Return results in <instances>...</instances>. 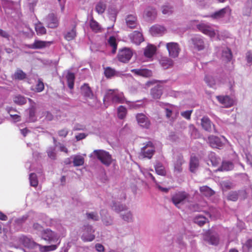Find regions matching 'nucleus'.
I'll return each mask as SVG.
<instances>
[{
  "instance_id": "f704fd0d",
  "label": "nucleus",
  "mask_w": 252,
  "mask_h": 252,
  "mask_svg": "<svg viewBox=\"0 0 252 252\" xmlns=\"http://www.w3.org/2000/svg\"><path fill=\"white\" fill-rule=\"evenodd\" d=\"M39 248L40 252H48L50 251H53L57 249V246L55 245H52L50 246H42L38 244L37 247Z\"/></svg>"
},
{
  "instance_id": "37998d69",
  "label": "nucleus",
  "mask_w": 252,
  "mask_h": 252,
  "mask_svg": "<svg viewBox=\"0 0 252 252\" xmlns=\"http://www.w3.org/2000/svg\"><path fill=\"white\" fill-rule=\"evenodd\" d=\"M184 162V160L183 158L179 157L178 158L174 164V169L176 171L178 172H180L182 170V165Z\"/></svg>"
},
{
  "instance_id": "c85d7f7f",
  "label": "nucleus",
  "mask_w": 252,
  "mask_h": 252,
  "mask_svg": "<svg viewBox=\"0 0 252 252\" xmlns=\"http://www.w3.org/2000/svg\"><path fill=\"white\" fill-rule=\"evenodd\" d=\"M90 27L94 32L97 33L101 32V28L99 23L92 18L90 21Z\"/></svg>"
},
{
  "instance_id": "2eb2a0df",
  "label": "nucleus",
  "mask_w": 252,
  "mask_h": 252,
  "mask_svg": "<svg viewBox=\"0 0 252 252\" xmlns=\"http://www.w3.org/2000/svg\"><path fill=\"white\" fill-rule=\"evenodd\" d=\"M191 41L194 48L198 51L202 50L205 48L204 42L201 36H195L191 38Z\"/></svg>"
},
{
  "instance_id": "58836bf2",
  "label": "nucleus",
  "mask_w": 252,
  "mask_h": 252,
  "mask_svg": "<svg viewBox=\"0 0 252 252\" xmlns=\"http://www.w3.org/2000/svg\"><path fill=\"white\" fill-rule=\"evenodd\" d=\"M127 114V110L126 108L122 105L120 106L117 109L118 117L120 119H124Z\"/></svg>"
},
{
  "instance_id": "bf43d9fd",
  "label": "nucleus",
  "mask_w": 252,
  "mask_h": 252,
  "mask_svg": "<svg viewBox=\"0 0 252 252\" xmlns=\"http://www.w3.org/2000/svg\"><path fill=\"white\" fill-rule=\"evenodd\" d=\"M209 241L211 244L216 245L219 244V239L216 236H212L210 237Z\"/></svg>"
},
{
  "instance_id": "3c124183",
  "label": "nucleus",
  "mask_w": 252,
  "mask_h": 252,
  "mask_svg": "<svg viewBox=\"0 0 252 252\" xmlns=\"http://www.w3.org/2000/svg\"><path fill=\"white\" fill-rule=\"evenodd\" d=\"M238 198V193L237 191H231L230 192L228 196L227 199L229 200L232 201H236Z\"/></svg>"
},
{
  "instance_id": "f03ea898",
  "label": "nucleus",
  "mask_w": 252,
  "mask_h": 252,
  "mask_svg": "<svg viewBox=\"0 0 252 252\" xmlns=\"http://www.w3.org/2000/svg\"><path fill=\"white\" fill-rule=\"evenodd\" d=\"M93 154L105 166H109L112 163V156L109 152L103 150H95Z\"/></svg>"
},
{
  "instance_id": "603ef678",
  "label": "nucleus",
  "mask_w": 252,
  "mask_h": 252,
  "mask_svg": "<svg viewBox=\"0 0 252 252\" xmlns=\"http://www.w3.org/2000/svg\"><path fill=\"white\" fill-rule=\"evenodd\" d=\"M86 216L88 219H91L94 221L99 220V217L96 212L87 213Z\"/></svg>"
},
{
  "instance_id": "0e129e2a",
  "label": "nucleus",
  "mask_w": 252,
  "mask_h": 252,
  "mask_svg": "<svg viewBox=\"0 0 252 252\" xmlns=\"http://www.w3.org/2000/svg\"><path fill=\"white\" fill-rule=\"evenodd\" d=\"M36 112V108L34 106H32L30 108L29 116L30 118L32 119L35 117Z\"/></svg>"
},
{
  "instance_id": "680f3d73",
  "label": "nucleus",
  "mask_w": 252,
  "mask_h": 252,
  "mask_svg": "<svg viewBox=\"0 0 252 252\" xmlns=\"http://www.w3.org/2000/svg\"><path fill=\"white\" fill-rule=\"evenodd\" d=\"M47 154L48 157L52 159H55L56 158V154L55 151V149H51L48 150L47 152Z\"/></svg>"
},
{
  "instance_id": "49530a36",
  "label": "nucleus",
  "mask_w": 252,
  "mask_h": 252,
  "mask_svg": "<svg viewBox=\"0 0 252 252\" xmlns=\"http://www.w3.org/2000/svg\"><path fill=\"white\" fill-rule=\"evenodd\" d=\"M106 8V4L103 1H99L95 7V10L98 14L103 13Z\"/></svg>"
},
{
  "instance_id": "79ce46f5",
  "label": "nucleus",
  "mask_w": 252,
  "mask_h": 252,
  "mask_svg": "<svg viewBox=\"0 0 252 252\" xmlns=\"http://www.w3.org/2000/svg\"><path fill=\"white\" fill-rule=\"evenodd\" d=\"M13 101L16 104L19 105H24L27 102L26 98L21 95L15 96L13 98Z\"/></svg>"
},
{
  "instance_id": "c03bdc74",
  "label": "nucleus",
  "mask_w": 252,
  "mask_h": 252,
  "mask_svg": "<svg viewBox=\"0 0 252 252\" xmlns=\"http://www.w3.org/2000/svg\"><path fill=\"white\" fill-rule=\"evenodd\" d=\"M207 219L203 216H198L195 217L194 221L200 226L204 225L206 222Z\"/></svg>"
},
{
  "instance_id": "dca6fc26",
  "label": "nucleus",
  "mask_w": 252,
  "mask_h": 252,
  "mask_svg": "<svg viewBox=\"0 0 252 252\" xmlns=\"http://www.w3.org/2000/svg\"><path fill=\"white\" fill-rule=\"evenodd\" d=\"M130 38L132 42L136 45L140 44L144 41V37L141 32L134 31L130 35Z\"/></svg>"
},
{
  "instance_id": "393cba45",
  "label": "nucleus",
  "mask_w": 252,
  "mask_h": 252,
  "mask_svg": "<svg viewBox=\"0 0 252 252\" xmlns=\"http://www.w3.org/2000/svg\"><path fill=\"white\" fill-rule=\"evenodd\" d=\"M201 193L206 197H210L215 194V191L207 186H203L199 188Z\"/></svg>"
},
{
  "instance_id": "412c9836",
  "label": "nucleus",
  "mask_w": 252,
  "mask_h": 252,
  "mask_svg": "<svg viewBox=\"0 0 252 252\" xmlns=\"http://www.w3.org/2000/svg\"><path fill=\"white\" fill-rule=\"evenodd\" d=\"M151 94L154 99H159L162 94V87L158 85L151 90Z\"/></svg>"
},
{
  "instance_id": "a18cd8bd",
  "label": "nucleus",
  "mask_w": 252,
  "mask_h": 252,
  "mask_svg": "<svg viewBox=\"0 0 252 252\" xmlns=\"http://www.w3.org/2000/svg\"><path fill=\"white\" fill-rule=\"evenodd\" d=\"M29 179L30 181L31 186L34 187H36L37 186L38 181L37 180V176L35 173H31L30 175Z\"/></svg>"
},
{
  "instance_id": "a211bd4d",
  "label": "nucleus",
  "mask_w": 252,
  "mask_h": 252,
  "mask_svg": "<svg viewBox=\"0 0 252 252\" xmlns=\"http://www.w3.org/2000/svg\"><path fill=\"white\" fill-rule=\"evenodd\" d=\"M126 22L127 27L130 29H134L138 24L137 17L135 15L130 14L126 18Z\"/></svg>"
},
{
  "instance_id": "09e8293b",
  "label": "nucleus",
  "mask_w": 252,
  "mask_h": 252,
  "mask_svg": "<svg viewBox=\"0 0 252 252\" xmlns=\"http://www.w3.org/2000/svg\"><path fill=\"white\" fill-rule=\"evenodd\" d=\"M243 249L244 251H252V239H249L246 241L243 245Z\"/></svg>"
},
{
  "instance_id": "4c0bfd02",
  "label": "nucleus",
  "mask_w": 252,
  "mask_h": 252,
  "mask_svg": "<svg viewBox=\"0 0 252 252\" xmlns=\"http://www.w3.org/2000/svg\"><path fill=\"white\" fill-rule=\"evenodd\" d=\"M234 168V164L230 161H224L221 163V171H230Z\"/></svg>"
},
{
  "instance_id": "f8f14e48",
  "label": "nucleus",
  "mask_w": 252,
  "mask_h": 252,
  "mask_svg": "<svg viewBox=\"0 0 252 252\" xmlns=\"http://www.w3.org/2000/svg\"><path fill=\"white\" fill-rule=\"evenodd\" d=\"M52 43V42L50 41L35 40L32 44L27 45V47L30 49H39L49 46Z\"/></svg>"
},
{
  "instance_id": "e433bc0d",
  "label": "nucleus",
  "mask_w": 252,
  "mask_h": 252,
  "mask_svg": "<svg viewBox=\"0 0 252 252\" xmlns=\"http://www.w3.org/2000/svg\"><path fill=\"white\" fill-rule=\"evenodd\" d=\"M155 169L156 173L159 175L165 176L166 172L165 170L164 167L162 164L160 162H158L155 166Z\"/></svg>"
},
{
  "instance_id": "aec40b11",
  "label": "nucleus",
  "mask_w": 252,
  "mask_h": 252,
  "mask_svg": "<svg viewBox=\"0 0 252 252\" xmlns=\"http://www.w3.org/2000/svg\"><path fill=\"white\" fill-rule=\"evenodd\" d=\"M131 72L135 75L146 77H150L152 75L151 70L146 68L133 69L131 70Z\"/></svg>"
},
{
  "instance_id": "c756f323",
  "label": "nucleus",
  "mask_w": 252,
  "mask_h": 252,
  "mask_svg": "<svg viewBox=\"0 0 252 252\" xmlns=\"http://www.w3.org/2000/svg\"><path fill=\"white\" fill-rule=\"evenodd\" d=\"M199 165V161L197 157L191 156L189 162V169L191 172H194Z\"/></svg>"
},
{
  "instance_id": "ea45409f",
  "label": "nucleus",
  "mask_w": 252,
  "mask_h": 252,
  "mask_svg": "<svg viewBox=\"0 0 252 252\" xmlns=\"http://www.w3.org/2000/svg\"><path fill=\"white\" fill-rule=\"evenodd\" d=\"M74 166H79L83 165L84 163V158L80 155L75 156L73 160Z\"/></svg>"
},
{
  "instance_id": "8fccbe9b",
  "label": "nucleus",
  "mask_w": 252,
  "mask_h": 252,
  "mask_svg": "<svg viewBox=\"0 0 252 252\" xmlns=\"http://www.w3.org/2000/svg\"><path fill=\"white\" fill-rule=\"evenodd\" d=\"M207 85L210 87H212L215 84V79L210 75H206L204 79Z\"/></svg>"
},
{
  "instance_id": "bb28decb",
  "label": "nucleus",
  "mask_w": 252,
  "mask_h": 252,
  "mask_svg": "<svg viewBox=\"0 0 252 252\" xmlns=\"http://www.w3.org/2000/svg\"><path fill=\"white\" fill-rule=\"evenodd\" d=\"M201 126L204 129L210 131L212 128V122L207 117H203L201 119Z\"/></svg>"
},
{
  "instance_id": "72a5a7b5",
  "label": "nucleus",
  "mask_w": 252,
  "mask_h": 252,
  "mask_svg": "<svg viewBox=\"0 0 252 252\" xmlns=\"http://www.w3.org/2000/svg\"><path fill=\"white\" fill-rule=\"evenodd\" d=\"M66 79L68 87L71 90L74 88V80H75V75L73 73L68 72L66 75Z\"/></svg>"
},
{
  "instance_id": "6ab92c4d",
  "label": "nucleus",
  "mask_w": 252,
  "mask_h": 252,
  "mask_svg": "<svg viewBox=\"0 0 252 252\" xmlns=\"http://www.w3.org/2000/svg\"><path fill=\"white\" fill-rule=\"evenodd\" d=\"M150 32L153 36L162 35L166 31L165 28L162 26L156 25L150 28Z\"/></svg>"
},
{
  "instance_id": "c9c22d12",
  "label": "nucleus",
  "mask_w": 252,
  "mask_h": 252,
  "mask_svg": "<svg viewBox=\"0 0 252 252\" xmlns=\"http://www.w3.org/2000/svg\"><path fill=\"white\" fill-rule=\"evenodd\" d=\"M104 74L107 78H111L116 74V71L115 69L110 67H106L104 68Z\"/></svg>"
},
{
  "instance_id": "4d7b16f0",
  "label": "nucleus",
  "mask_w": 252,
  "mask_h": 252,
  "mask_svg": "<svg viewBox=\"0 0 252 252\" xmlns=\"http://www.w3.org/2000/svg\"><path fill=\"white\" fill-rule=\"evenodd\" d=\"M246 60L248 63L252 64V51L249 50L246 53Z\"/></svg>"
},
{
  "instance_id": "5fc2aeb1",
  "label": "nucleus",
  "mask_w": 252,
  "mask_h": 252,
  "mask_svg": "<svg viewBox=\"0 0 252 252\" xmlns=\"http://www.w3.org/2000/svg\"><path fill=\"white\" fill-rule=\"evenodd\" d=\"M165 111L166 117L167 119H170V121H174L175 120V118H173L171 117L172 113H173L172 109L166 108L165 109Z\"/></svg>"
},
{
  "instance_id": "13d9d810",
  "label": "nucleus",
  "mask_w": 252,
  "mask_h": 252,
  "mask_svg": "<svg viewBox=\"0 0 252 252\" xmlns=\"http://www.w3.org/2000/svg\"><path fill=\"white\" fill-rule=\"evenodd\" d=\"M192 110H187L184 112H182L181 113L182 116L185 119L189 120L190 119L191 114L192 113Z\"/></svg>"
},
{
  "instance_id": "0eeeda50",
  "label": "nucleus",
  "mask_w": 252,
  "mask_h": 252,
  "mask_svg": "<svg viewBox=\"0 0 252 252\" xmlns=\"http://www.w3.org/2000/svg\"><path fill=\"white\" fill-rule=\"evenodd\" d=\"M115 90H109L106 94L107 98H111L112 102L115 103H123L124 102V97L123 93L115 94Z\"/></svg>"
},
{
  "instance_id": "1a4fd4ad",
  "label": "nucleus",
  "mask_w": 252,
  "mask_h": 252,
  "mask_svg": "<svg viewBox=\"0 0 252 252\" xmlns=\"http://www.w3.org/2000/svg\"><path fill=\"white\" fill-rule=\"evenodd\" d=\"M199 31L210 37H214L216 35L215 30L208 24L200 23L196 26Z\"/></svg>"
},
{
  "instance_id": "338daca9",
  "label": "nucleus",
  "mask_w": 252,
  "mask_h": 252,
  "mask_svg": "<svg viewBox=\"0 0 252 252\" xmlns=\"http://www.w3.org/2000/svg\"><path fill=\"white\" fill-rule=\"evenodd\" d=\"M123 219L127 221H130L132 220V215L130 212L123 215Z\"/></svg>"
},
{
  "instance_id": "69168bd1",
  "label": "nucleus",
  "mask_w": 252,
  "mask_h": 252,
  "mask_svg": "<svg viewBox=\"0 0 252 252\" xmlns=\"http://www.w3.org/2000/svg\"><path fill=\"white\" fill-rule=\"evenodd\" d=\"M88 134L84 133H80L75 135V138L77 141H80L81 140L85 139Z\"/></svg>"
},
{
  "instance_id": "2f4dec72",
  "label": "nucleus",
  "mask_w": 252,
  "mask_h": 252,
  "mask_svg": "<svg viewBox=\"0 0 252 252\" xmlns=\"http://www.w3.org/2000/svg\"><path fill=\"white\" fill-rule=\"evenodd\" d=\"M13 79L23 80L27 78V74L22 69H17L12 76Z\"/></svg>"
},
{
  "instance_id": "774afa93",
  "label": "nucleus",
  "mask_w": 252,
  "mask_h": 252,
  "mask_svg": "<svg viewBox=\"0 0 252 252\" xmlns=\"http://www.w3.org/2000/svg\"><path fill=\"white\" fill-rule=\"evenodd\" d=\"M33 228L37 231H41L42 230V226L38 223H34L33 224Z\"/></svg>"
},
{
  "instance_id": "423d86ee",
  "label": "nucleus",
  "mask_w": 252,
  "mask_h": 252,
  "mask_svg": "<svg viewBox=\"0 0 252 252\" xmlns=\"http://www.w3.org/2000/svg\"><path fill=\"white\" fill-rule=\"evenodd\" d=\"M94 230L93 229L91 225H88L85 226L83 233L81 236V239L84 242H91L95 238L94 235L93 234Z\"/></svg>"
},
{
  "instance_id": "39448f33",
  "label": "nucleus",
  "mask_w": 252,
  "mask_h": 252,
  "mask_svg": "<svg viewBox=\"0 0 252 252\" xmlns=\"http://www.w3.org/2000/svg\"><path fill=\"white\" fill-rule=\"evenodd\" d=\"M232 53L230 49L226 48L222 51L221 60L224 63H229L230 64L229 70H232L234 67L233 61L231 62L232 60Z\"/></svg>"
},
{
  "instance_id": "473e14b6",
  "label": "nucleus",
  "mask_w": 252,
  "mask_h": 252,
  "mask_svg": "<svg viewBox=\"0 0 252 252\" xmlns=\"http://www.w3.org/2000/svg\"><path fill=\"white\" fill-rule=\"evenodd\" d=\"M35 31L37 35L41 36L46 33V29L40 22H38L34 25Z\"/></svg>"
},
{
  "instance_id": "f257e3e1",
  "label": "nucleus",
  "mask_w": 252,
  "mask_h": 252,
  "mask_svg": "<svg viewBox=\"0 0 252 252\" xmlns=\"http://www.w3.org/2000/svg\"><path fill=\"white\" fill-rule=\"evenodd\" d=\"M189 194L185 191L175 192L171 197V200L175 206L180 208L181 205L185 204L189 199Z\"/></svg>"
},
{
  "instance_id": "7c9ffc66",
  "label": "nucleus",
  "mask_w": 252,
  "mask_h": 252,
  "mask_svg": "<svg viewBox=\"0 0 252 252\" xmlns=\"http://www.w3.org/2000/svg\"><path fill=\"white\" fill-rule=\"evenodd\" d=\"M144 15L150 20L155 19L157 16L156 9L151 7H147L144 11Z\"/></svg>"
},
{
  "instance_id": "de8ad7c7",
  "label": "nucleus",
  "mask_w": 252,
  "mask_h": 252,
  "mask_svg": "<svg viewBox=\"0 0 252 252\" xmlns=\"http://www.w3.org/2000/svg\"><path fill=\"white\" fill-rule=\"evenodd\" d=\"M162 13L163 14L170 15L173 12V8L168 5H164L161 7Z\"/></svg>"
},
{
  "instance_id": "4468645a",
  "label": "nucleus",
  "mask_w": 252,
  "mask_h": 252,
  "mask_svg": "<svg viewBox=\"0 0 252 252\" xmlns=\"http://www.w3.org/2000/svg\"><path fill=\"white\" fill-rule=\"evenodd\" d=\"M81 94L86 98H92L94 96L93 92L87 83H84L81 87Z\"/></svg>"
},
{
  "instance_id": "9d476101",
  "label": "nucleus",
  "mask_w": 252,
  "mask_h": 252,
  "mask_svg": "<svg viewBox=\"0 0 252 252\" xmlns=\"http://www.w3.org/2000/svg\"><path fill=\"white\" fill-rule=\"evenodd\" d=\"M46 23L49 28H56L59 26V20L53 13H49L46 18Z\"/></svg>"
},
{
  "instance_id": "20e7f679",
  "label": "nucleus",
  "mask_w": 252,
  "mask_h": 252,
  "mask_svg": "<svg viewBox=\"0 0 252 252\" xmlns=\"http://www.w3.org/2000/svg\"><path fill=\"white\" fill-rule=\"evenodd\" d=\"M155 152V148L151 141H148L145 145L141 148L140 155L143 158L151 159Z\"/></svg>"
},
{
  "instance_id": "a878e982",
  "label": "nucleus",
  "mask_w": 252,
  "mask_h": 252,
  "mask_svg": "<svg viewBox=\"0 0 252 252\" xmlns=\"http://www.w3.org/2000/svg\"><path fill=\"white\" fill-rule=\"evenodd\" d=\"M76 25H74L70 31L67 32L64 34V38L65 40L69 41L75 39L76 36Z\"/></svg>"
},
{
  "instance_id": "b1692460",
  "label": "nucleus",
  "mask_w": 252,
  "mask_h": 252,
  "mask_svg": "<svg viewBox=\"0 0 252 252\" xmlns=\"http://www.w3.org/2000/svg\"><path fill=\"white\" fill-rule=\"evenodd\" d=\"M234 103L233 98H231L228 95H226L221 98V107H230L232 106Z\"/></svg>"
},
{
  "instance_id": "6e6552de",
  "label": "nucleus",
  "mask_w": 252,
  "mask_h": 252,
  "mask_svg": "<svg viewBox=\"0 0 252 252\" xmlns=\"http://www.w3.org/2000/svg\"><path fill=\"white\" fill-rule=\"evenodd\" d=\"M166 47L170 57L175 58L178 56L180 49L177 43L173 42L167 43L166 45Z\"/></svg>"
},
{
  "instance_id": "e2e57ef3",
  "label": "nucleus",
  "mask_w": 252,
  "mask_h": 252,
  "mask_svg": "<svg viewBox=\"0 0 252 252\" xmlns=\"http://www.w3.org/2000/svg\"><path fill=\"white\" fill-rule=\"evenodd\" d=\"M114 210L117 212H120L122 211H124L126 209V206L122 205H114Z\"/></svg>"
},
{
  "instance_id": "864d4df0",
  "label": "nucleus",
  "mask_w": 252,
  "mask_h": 252,
  "mask_svg": "<svg viewBox=\"0 0 252 252\" xmlns=\"http://www.w3.org/2000/svg\"><path fill=\"white\" fill-rule=\"evenodd\" d=\"M36 91L37 92H41L44 89V85L41 79H38L35 87Z\"/></svg>"
},
{
  "instance_id": "4be33fe9",
  "label": "nucleus",
  "mask_w": 252,
  "mask_h": 252,
  "mask_svg": "<svg viewBox=\"0 0 252 252\" xmlns=\"http://www.w3.org/2000/svg\"><path fill=\"white\" fill-rule=\"evenodd\" d=\"M208 140L210 145L212 148L220 149V141L218 137L213 135L210 136L208 137Z\"/></svg>"
},
{
  "instance_id": "052dcab7",
  "label": "nucleus",
  "mask_w": 252,
  "mask_h": 252,
  "mask_svg": "<svg viewBox=\"0 0 252 252\" xmlns=\"http://www.w3.org/2000/svg\"><path fill=\"white\" fill-rule=\"evenodd\" d=\"M68 133V130L66 128H63L58 131V134L60 137H65Z\"/></svg>"
},
{
  "instance_id": "cd10ccee",
  "label": "nucleus",
  "mask_w": 252,
  "mask_h": 252,
  "mask_svg": "<svg viewBox=\"0 0 252 252\" xmlns=\"http://www.w3.org/2000/svg\"><path fill=\"white\" fill-rule=\"evenodd\" d=\"M160 63L164 69H167L173 65V62L171 59L168 57H163L161 58Z\"/></svg>"
},
{
  "instance_id": "5701e85b",
  "label": "nucleus",
  "mask_w": 252,
  "mask_h": 252,
  "mask_svg": "<svg viewBox=\"0 0 252 252\" xmlns=\"http://www.w3.org/2000/svg\"><path fill=\"white\" fill-rule=\"evenodd\" d=\"M157 50L156 47L153 45H148L144 50V54L146 57L151 58L156 53Z\"/></svg>"
},
{
  "instance_id": "7ed1b4c3",
  "label": "nucleus",
  "mask_w": 252,
  "mask_h": 252,
  "mask_svg": "<svg viewBox=\"0 0 252 252\" xmlns=\"http://www.w3.org/2000/svg\"><path fill=\"white\" fill-rule=\"evenodd\" d=\"M132 56V50L130 48L124 47L119 50L117 58L120 62L127 63Z\"/></svg>"
},
{
  "instance_id": "9b49d317",
  "label": "nucleus",
  "mask_w": 252,
  "mask_h": 252,
  "mask_svg": "<svg viewBox=\"0 0 252 252\" xmlns=\"http://www.w3.org/2000/svg\"><path fill=\"white\" fill-rule=\"evenodd\" d=\"M136 121L138 125L142 127L145 128H149L150 127L151 123L149 119L143 113H138L136 116Z\"/></svg>"
},
{
  "instance_id": "a19ab883",
  "label": "nucleus",
  "mask_w": 252,
  "mask_h": 252,
  "mask_svg": "<svg viewBox=\"0 0 252 252\" xmlns=\"http://www.w3.org/2000/svg\"><path fill=\"white\" fill-rule=\"evenodd\" d=\"M108 43L110 46L112 47V53L115 54L117 49V43L116 38L113 36H110L108 40Z\"/></svg>"
},
{
  "instance_id": "6e6d98bb",
  "label": "nucleus",
  "mask_w": 252,
  "mask_h": 252,
  "mask_svg": "<svg viewBox=\"0 0 252 252\" xmlns=\"http://www.w3.org/2000/svg\"><path fill=\"white\" fill-rule=\"evenodd\" d=\"M221 186H222L223 189L227 190L232 189L233 187V185L232 183L227 181L223 182Z\"/></svg>"
},
{
  "instance_id": "f3484780",
  "label": "nucleus",
  "mask_w": 252,
  "mask_h": 252,
  "mask_svg": "<svg viewBox=\"0 0 252 252\" xmlns=\"http://www.w3.org/2000/svg\"><path fill=\"white\" fill-rule=\"evenodd\" d=\"M21 242L24 247L31 249H33L37 247L38 244L34 242L32 239L26 236H23L21 238Z\"/></svg>"
},
{
  "instance_id": "ddd939ff",
  "label": "nucleus",
  "mask_w": 252,
  "mask_h": 252,
  "mask_svg": "<svg viewBox=\"0 0 252 252\" xmlns=\"http://www.w3.org/2000/svg\"><path fill=\"white\" fill-rule=\"evenodd\" d=\"M41 236L43 239L48 242L54 241L56 238L55 233L49 229L42 230Z\"/></svg>"
}]
</instances>
